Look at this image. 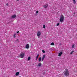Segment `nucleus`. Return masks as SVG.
Instances as JSON below:
<instances>
[{
    "mask_svg": "<svg viewBox=\"0 0 77 77\" xmlns=\"http://www.w3.org/2000/svg\"><path fill=\"white\" fill-rule=\"evenodd\" d=\"M63 74H64V75L65 76H66V77H68L69 74V72L68 71V69H67V70H65L63 73Z\"/></svg>",
    "mask_w": 77,
    "mask_h": 77,
    "instance_id": "f257e3e1",
    "label": "nucleus"
},
{
    "mask_svg": "<svg viewBox=\"0 0 77 77\" xmlns=\"http://www.w3.org/2000/svg\"><path fill=\"white\" fill-rule=\"evenodd\" d=\"M64 20V16L63 15H61L60 17V23H62Z\"/></svg>",
    "mask_w": 77,
    "mask_h": 77,
    "instance_id": "f03ea898",
    "label": "nucleus"
},
{
    "mask_svg": "<svg viewBox=\"0 0 77 77\" xmlns=\"http://www.w3.org/2000/svg\"><path fill=\"white\" fill-rule=\"evenodd\" d=\"M24 54H25L24 53L21 54L20 55V57L21 58H23L24 57Z\"/></svg>",
    "mask_w": 77,
    "mask_h": 77,
    "instance_id": "7ed1b4c3",
    "label": "nucleus"
},
{
    "mask_svg": "<svg viewBox=\"0 0 77 77\" xmlns=\"http://www.w3.org/2000/svg\"><path fill=\"white\" fill-rule=\"evenodd\" d=\"M41 35V32L38 31L37 32V36H39Z\"/></svg>",
    "mask_w": 77,
    "mask_h": 77,
    "instance_id": "20e7f679",
    "label": "nucleus"
},
{
    "mask_svg": "<svg viewBox=\"0 0 77 77\" xmlns=\"http://www.w3.org/2000/svg\"><path fill=\"white\" fill-rule=\"evenodd\" d=\"M45 55H44L42 57V61H43V60H44V59H45Z\"/></svg>",
    "mask_w": 77,
    "mask_h": 77,
    "instance_id": "39448f33",
    "label": "nucleus"
},
{
    "mask_svg": "<svg viewBox=\"0 0 77 77\" xmlns=\"http://www.w3.org/2000/svg\"><path fill=\"white\" fill-rule=\"evenodd\" d=\"M63 52H61L58 54V56H61V55L62 54Z\"/></svg>",
    "mask_w": 77,
    "mask_h": 77,
    "instance_id": "423d86ee",
    "label": "nucleus"
},
{
    "mask_svg": "<svg viewBox=\"0 0 77 77\" xmlns=\"http://www.w3.org/2000/svg\"><path fill=\"white\" fill-rule=\"evenodd\" d=\"M16 17V15L14 14L11 16V18H15Z\"/></svg>",
    "mask_w": 77,
    "mask_h": 77,
    "instance_id": "0eeeda50",
    "label": "nucleus"
},
{
    "mask_svg": "<svg viewBox=\"0 0 77 77\" xmlns=\"http://www.w3.org/2000/svg\"><path fill=\"white\" fill-rule=\"evenodd\" d=\"M26 48L27 49H28V48H29V44H27L26 46Z\"/></svg>",
    "mask_w": 77,
    "mask_h": 77,
    "instance_id": "6e6552de",
    "label": "nucleus"
},
{
    "mask_svg": "<svg viewBox=\"0 0 77 77\" xmlns=\"http://www.w3.org/2000/svg\"><path fill=\"white\" fill-rule=\"evenodd\" d=\"M48 4H47L46 5H44L43 7H44V8H47V7H48Z\"/></svg>",
    "mask_w": 77,
    "mask_h": 77,
    "instance_id": "1a4fd4ad",
    "label": "nucleus"
},
{
    "mask_svg": "<svg viewBox=\"0 0 77 77\" xmlns=\"http://www.w3.org/2000/svg\"><path fill=\"white\" fill-rule=\"evenodd\" d=\"M39 54H38L36 56V60H38V57H39Z\"/></svg>",
    "mask_w": 77,
    "mask_h": 77,
    "instance_id": "9d476101",
    "label": "nucleus"
},
{
    "mask_svg": "<svg viewBox=\"0 0 77 77\" xmlns=\"http://www.w3.org/2000/svg\"><path fill=\"white\" fill-rule=\"evenodd\" d=\"M41 57H40L39 58L38 61L39 62H41Z\"/></svg>",
    "mask_w": 77,
    "mask_h": 77,
    "instance_id": "9b49d317",
    "label": "nucleus"
},
{
    "mask_svg": "<svg viewBox=\"0 0 77 77\" xmlns=\"http://www.w3.org/2000/svg\"><path fill=\"white\" fill-rule=\"evenodd\" d=\"M19 74V72H17L16 73V75L17 76V75H18Z\"/></svg>",
    "mask_w": 77,
    "mask_h": 77,
    "instance_id": "f8f14e48",
    "label": "nucleus"
},
{
    "mask_svg": "<svg viewBox=\"0 0 77 77\" xmlns=\"http://www.w3.org/2000/svg\"><path fill=\"white\" fill-rule=\"evenodd\" d=\"M41 65H42V64H41V63H39L38 65V66H41Z\"/></svg>",
    "mask_w": 77,
    "mask_h": 77,
    "instance_id": "ddd939ff",
    "label": "nucleus"
},
{
    "mask_svg": "<svg viewBox=\"0 0 77 77\" xmlns=\"http://www.w3.org/2000/svg\"><path fill=\"white\" fill-rule=\"evenodd\" d=\"M73 3L74 4H75L76 3V2L75 1V0H73Z\"/></svg>",
    "mask_w": 77,
    "mask_h": 77,
    "instance_id": "4468645a",
    "label": "nucleus"
},
{
    "mask_svg": "<svg viewBox=\"0 0 77 77\" xmlns=\"http://www.w3.org/2000/svg\"><path fill=\"white\" fill-rule=\"evenodd\" d=\"M51 45H54V42H52L51 44Z\"/></svg>",
    "mask_w": 77,
    "mask_h": 77,
    "instance_id": "2eb2a0df",
    "label": "nucleus"
},
{
    "mask_svg": "<svg viewBox=\"0 0 77 77\" xmlns=\"http://www.w3.org/2000/svg\"><path fill=\"white\" fill-rule=\"evenodd\" d=\"M74 51H71V52H70V54H73V53H74Z\"/></svg>",
    "mask_w": 77,
    "mask_h": 77,
    "instance_id": "dca6fc26",
    "label": "nucleus"
},
{
    "mask_svg": "<svg viewBox=\"0 0 77 77\" xmlns=\"http://www.w3.org/2000/svg\"><path fill=\"white\" fill-rule=\"evenodd\" d=\"M30 57H28V60H30Z\"/></svg>",
    "mask_w": 77,
    "mask_h": 77,
    "instance_id": "f3484780",
    "label": "nucleus"
},
{
    "mask_svg": "<svg viewBox=\"0 0 77 77\" xmlns=\"http://www.w3.org/2000/svg\"><path fill=\"white\" fill-rule=\"evenodd\" d=\"M15 35H16V34H15L14 35V38H15V37H16V36Z\"/></svg>",
    "mask_w": 77,
    "mask_h": 77,
    "instance_id": "a211bd4d",
    "label": "nucleus"
},
{
    "mask_svg": "<svg viewBox=\"0 0 77 77\" xmlns=\"http://www.w3.org/2000/svg\"><path fill=\"white\" fill-rule=\"evenodd\" d=\"M42 51L43 53H45V51L44 50H42Z\"/></svg>",
    "mask_w": 77,
    "mask_h": 77,
    "instance_id": "6ab92c4d",
    "label": "nucleus"
},
{
    "mask_svg": "<svg viewBox=\"0 0 77 77\" xmlns=\"http://www.w3.org/2000/svg\"><path fill=\"white\" fill-rule=\"evenodd\" d=\"M43 27L44 29H45V25H44L43 26Z\"/></svg>",
    "mask_w": 77,
    "mask_h": 77,
    "instance_id": "aec40b11",
    "label": "nucleus"
},
{
    "mask_svg": "<svg viewBox=\"0 0 77 77\" xmlns=\"http://www.w3.org/2000/svg\"><path fill=\"white\" fill-rule=\"evenodd\" d=\"M72 48H74L75 47L74 45H72Z\"/></svg>",
    "mask_w": 77,
    "mask_h": 77,
    "instance_id": "412c9836",
    "label": "nucleus"
},
{
    "mask_svg": "<svg viewBox=\"0 0 77 77\" xmlns=\"http://www.w3.org/2000/svg\"><path fill=\"white\" fill-rule=\"evenodd\" d=\"M59 26V23H58L57 24V26Z\"/></svg>",
    "mask_w": 77,
    "mask_h": 77,
    "instance_id": "4be33fe9",
    "label": "nucleus"
},
{
    "mask_svg": "<svg viewBox=\"0 0 77 77\" xmlns=\"http://www.w3.org/2000/svg\"><path fill=\"white\" fill-rule=\"evenodd\" d=\"M36 14H38V11H36Z\"/></svg>",
    "mask_w": 77,
    "mask_h": 77,
    "instance_id": "5701e85b",
    "label": "nucleus"
},
{
    "mask_svg": "<svg viewBox=\"0 0 77 77\" xmlns=\"http://www.w3.org/2000/svg\"><path fill=\"white\" fill-rule=\"evenodd\" d=\"M19 32H20L19 31H18L17 32V33H19Z\"/></svg>",
    "mask_w": 77,
    "mask_h": 77,
    "instance_id": "b1692460",
    "label": "nucleus"
},
{
    "mask_svg": "<svg viewBox=\"0 0 77 77\" xmlns=\"http://www.w3.org/2000/svg\"><path fill=\"white\" fill-rule=\"evenodd\" d=\"M6 6H8V3L6 4Z\"/></svg>",
    "mask_w": 77,
    "mask_h": 77,
    "instance_id": "393cba45",
    "label": "nucleus"
},
{
    "mask_svg": "<svg viewBox=\"0 0 77 77\" xmlns=\"http://www.w3.org/2000/svg\"><path fill=\"white\" fill-rule=\"evenodd\" d=\"M73 14L75 15V12Z\"/></svg>",
    "mask_w": 77,
    "mask_h": 77,
    "instance_id": "a878e982",
    "label": "nucleus"
},
{
    "mask_svg": "<svg viewBox=\"0 0 77 77\" xmlns=\"http://www.w3.org/2000/svg\"><path fill=\"white\" fill-rule=\"evenodd\" d=\"M17 41H18V39H17L16 40Z\"/></svg>",
    "mask_w": 77,
    "mask_h": 77,
    "instance_id": "bb28decb",
    "label": "nucleus"
},
{
    "mask_svg": "<svg viewBox=\"0 0 77 77\" xmlns=\"http://www.w3.org/2000/svg\"><path fill=\"white\" fill-rule=\"evenodd\" d=\"M17 1H19V0H17Z\"/></svg>",
    "mask_w": 77,
    "mask_h": 77,
    "instance_id": "cd10ccee",
    "label": "nucleus"
}]
</instances>
